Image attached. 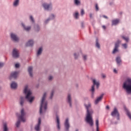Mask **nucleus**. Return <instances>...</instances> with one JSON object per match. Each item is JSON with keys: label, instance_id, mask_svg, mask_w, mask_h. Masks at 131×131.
I'll return each mask as SVG.
<instances>
[{"label": "nucleus", "instance_id": "obj_1", "mask_svg": "<svg viewBox=\"0 0 131 131\" xmlns=\"http://www.w3.org/2000/svg\"><path fill=\"white\" fill-rule=\"evenodd\" d=\"M84 105L87 111L85 121L90 124V126H93L94 125V120L93 119V116L92 115L94 113V112L92 109L91 103H89L88 104H84Z\"/></svg>", "mask_w": 131, "mask_h": 131}, {"label": "nucleus", "instance_id": "obj_2", "mask_svg": "<svg viewBox=\"0 0 131 131\" xmlns=\"http://www.w3.org/2000/svg\"><path fill=\"white\" fill-rule=\"evenodd\" d=\"M24 93L26 95V99H27L30 103H32V101L34 100V97L31 96L32 92L31 91L28 90V86H25Z\"/></svg>", "mask_w": 131, "mask_h": 131}, {"label": "nucleus", "instance_id": "obj_3", "mask_svg": "<svg viewBox=\"0 0 131 131\" xmlns=\"http://www.w3.org/2000/svg\"><path fill=\"white\" fill-rule=\"evenodd\" d=\"M46 97H47L46 93H44L43 97H42L39 112L40 114H41V110H42V108H44L45 110H47L48 102L46 101Z\"/></svg>", "mask_w": 131, "mask_h": 131}, {"label": "nucleus", "instance_id": "obj_4", "mask_svg": "<svg viewBox=\"0 0 131 131\" xmlns=\"http://www.w3.org/2000/svg\"><path fill=\"white\" fill-rule=\"evenodd\" d=\"M123 88L127 93H131V79L128 78L123 84Z\"/></svg>", "mask_w": 131, "mask_h": 131}, {"label": "nucleus", "instance_id": "obj_5", "mask_svg": "<svg viewBox=\"0 0 131 131\" xmlns=\"http://www.w3.org/2000/svg\"><path fill=\"white\" fill-rule=\"evenodd\" d=\"M21 115L18 116V119L23 121V122H25L26 121V119L25 118V112H24V109H21L20 111Z\"/></svg>", "mask_w": 131, "mask_h": 131}, {"label": "nucleus", "instance_id": "obj_6", "mask_svg": "<svg viewBox=\"0 0 131 131\" xmlns=\"http://www.w3.org/2000/svg\"><path fill=\"white\" fill-rule=\"evenodd\" d=\"M93 85L92 87L91 91L93 92L92 95L93 96L94 92H95V85H96L97 89H99V86H100V83L99 82V81H97L96 79H93ZM93 96L92 97H93Z\"/></svg>", "mask_w": 131, "mask_h": 131}, {"label": "nucleus", "instance_id": "obj_7", "mask_svg": "<svg viewBox=\"0 0 131 131\" xmlns=\"http://www.w3.org/2000/svg\"><path fill=\"white\" fill-rule=\"evenodd\" d=\"M121 42V41L118 40L115 45V48L113 51V54H115L118 52V48H119V43Z\"/></svg>", "mask_w": 131, "mask_h": 131}, {"label": "nucleus", "instance_id": "obj_8", "mask_svg": "<svg viewBox=\"0 0 131 131\" xmlns=\"http://www.w3.org/2000/svg\"><path fill=\"white\" fill-rule=\"evenodd\" d=\"M13 58H18L19 57V51L16 49H14L12 52Z\"/></svg>", "mask_w": 131, "mask_h": 131}, {"label": "nucleus", "instance_id": "obj_9", "mask_svg": "<svg viewBox=\"0 0 131 131\" xmlns=\"http://www.w3.org/2000/svg\"><path fill=\"white\" fill-rule=\"evenodd\" d=\"M18 74H19V73L18 72H14L11 73L9 77L10 79L11 80L12 78H14V79H16V78H17V77L18 76Z\"/></svg>", "mask_w": 131, "mask_h": 131}, {"label": "nucleus", "instance_id": "obj_10", "mask_svg": "<svg viewBox=\"0 0 131 131\" xmlns=\"http://www.w3.org/2000/svg\"><path fill=\"white\" fill-rule=\"evenodd\" d=\"M112 116H115V115H117V119H119V114L118 113V111H117V109L115 108L114 111L112 112L111 114Z\"/></svg>", "mask_w": 131, "mask_h": 131}, {"label": "nucleus", "instance_id": "obj_11", "mask_svg": "<svg viewBox=\"0 0 131 131\" xmlns=\"http://www.w3.org/2000/svg\"><path fill=\"white\" fill-rule=\"evenodd\" d=\"M64 126L66 127V130H69V127H70V125H69V119H66L65 123H64Z\"/></svg>", "mask_w": 131, "mask_h": 131}, {"label": "nucleus", "instance_id": "obj_12", "mask_svg": "<svg viewBox=\"0 0 131 131\" xmlns=\"http://www.w3.org/2000/svg\"><path fill=\"white\" fill-rule=\"evenodd\" d=\"M41 123V119L40 118H39L38 119V124L36 125L35 126V130L36 131H38L39 130V127H40V124Z\"/></svg>", "mask_w": 131, "mask_h": 131}, {"label": "nucleus", "instance_id": "obj_13", "mask_svg": "<svg viewBox=\"0 0 131 131\" xmlns=\"http://www.w3.org/2000/svg\"><path fill=\"white\" fill-rule=\"evenodd\" d=\"M42 6L45 10H50L52 8V4L44 3L42 4Z\"/></svg>", "mask_w": 131, "mask_h": 131}, {"label": "nucleus", "instance_id": "obj_14", "mask_svg": "<svg viewBox=\"0 0 131 131\" xmlns=\"http://www.w3.org/2000/svg\"><path fill=\"white\" fill-rule=\"evenodd\" d=\"M11 37L14 41H19V38L16 35V34L11 33Z\"/></svg>", "mask_w": 131, "mask_h": 131}, {"label": "nucleus", "instance_id": "obj_15", "mask_svg": "<svg viewBox=\"0 0 131 131\" xmlns=\"http://www.w3.org/2000/svg\"><path fill=\"white\" fill-rule=\"evenodd\" d=\"M103 96L104 94H102L99 97H98L95 100V104H98V103H99V102L102 101Z\"/></svg>", "mask_w": 131, "mask_h": 131}, {"label": "nucleus", "instance_id": "obj_16", "mask_svg": "<svg viewBox=\"0 0 131 131\" xmlns=\"http://www.w3.org/2000/svg\"><path fill=\"white\" fill-rule=\"evenodd\" d=\"M33 70V68H32V67H29L28 68V72H29V73L30 74V76L31 77H32V76H33V75L32 74Z\"/></svg>", "mask_w": 131, "mask_h": 131}, {"label": "nucleus", "instance_id": "obj_17", "mask_svg": "<svg viewBox=\"0 0 131 131\" xmlns=\"http://www.w3.org/2000/svg\"><path fill=\"white\" fill-rule=\"evenodd\" d=\"M56 122L57 124V128L58 129H60V118L58 116H56Z\"/></svg>", "mask_w": 131, "mask_h": 131}, {"label": "nucleus", "instance_id": "obj_18", "mask_svg": "<svg viewBox=\"0 0 131 131\" xmlns=\"http://www.w3.org/2000/svg\"><path fill=\"white\" fill-rule=\"evenodd\" d=\"M17 86V83L15 82H12V83L11 84V89H16Z\"/></svg>", "mask_w": 131, "mask_h": 131}, {"label": "nucleus", "instance_id": "obj_19", "mask_svg": "<svg viewBox=\"0 0 131 131\" xmlns=\"http://www.w3.org/2000/svg\"><path fill=\"white\" fill-rule=\"evenodd\" d=\"M32 46H33V41H32V40H29L26 43V46L27 47H31Z\"/></svg>", "mask_w": 131, "mask_h": 131}, {"label": "nucleus", "instance_id": "obj_20", "mask_svg": "<svg viewBox=\"0 0 131 131\" xmlns=\"http://www.w3.org/2000/svg\"><path fill=\"white\" fill-rule=\"evenodd\" d=\"M68 102L70 104V107H71V95L70 94L68 95Z\"/></svg>", "mask_w": 131, "mask_h": 131}, {"label": "nucleus", "instance_id": "obj_21", "mask_svg": "<svg viewBox=\"0 0 131 131\" xmlns=\"http://www.w3.org/2000/svg\"><path fill=\"white\" fill-rule=\"evenodd\" d=\"M119 23V19H115L112 20V25H117Z\"/></svg>", "mask_w": 131, "mask_h": 131}, {"label": "nucleus", "instance_id": "obj_22", "mask_svg": "<svg viewBox=\"0 0 131 131\" xmlns=\"http://www.w3.org/2000/svg\"><path fill=\"white\" fill-rule=\"evenodd\" d=\"M22 25H23L25 30H26V31H29V30H30V29H31V27H26L24 25V24H22Z\"/></svg>", "mask_w": 131, "mask_h": 131}, {"label": "nucleus", "instance_id": "obj_23", "mask_svg": "<svg viewBox=\"0 0 131 131\" xmlns=\"http://www.w3.org/2000/svg\"><path fill=\"white\" fill-rule=\"evenodd\" d=\"M125 110L127 113V116L129 117V118L131 120V114L128 112V110L126 109V108H125Z\"/></svg>", "mask_w": 131, "mask_h": 131}, {"label": "nucleus", "instance_id": "obj_24", "mask_svg": "<svg viewBox=\"0 0 131 131\" xmlns=\"http://www.w3.org/2000/svg\"><path fill=\"white\" fill-rule=\"evenodd\" d=\"M96 131H99V119L96 121Z\"/></svg>", "mask_w": 131, "mask_h": 131}, {"label": "nucleus", "instance_id": "obj_25", "mask_svg": "<svg viewBox=\"0 0 131 131\" xmlns=\"http://www.w3.org/2000/svg\"><path fill=\"white\" fill-rule=\"evenodd\" d=\"M116 62L117 64H120V63L121 62V59H120V57H117L116 58Z\"/></svg>", "mask_w": 131, "mask_h": 131}, {"label": "nucleus", "instance_id": "obj_26", "mask_svg": "<svg viewBox=\"0 0 131 131\" xmlns=\"http://www.w3.org/2000/svg\"><path fill=\"white\" fill-rule=\"evenodd\" d=\"M42 52V48H40L37 52V56H39V55H40V54H41Z\"/></svg>", "mask_w": 131, "mask_h": 131}, {"label": "nucleus", "instance_id": "obj_27", "mask_svg": "<svg viewBox=\"0 0 131 131\" xmlns=\"http://www.w3.org/2000/svg\"><path fill=\"white\" fill-rule=\"evenodd\" d=\"M21 100L20 102V104L21 106H23V104H24V97H20Z\"/></svg>", "mask_w": 131, "mask_h": 131}, {"label": "nucleus", "instance_id": "obj_28", "mask_svg": "<svg viewBox=\"0 0 131 131\" xmlns=\"http://www.w3.org/2000/svg\"><path fill=\"white\" fill-rule=\"evenodd\" d=\"M18 4H19V0H15L13 3V6L16 7V6H18Z\"/></svg>", "mask_w": 131, "mask_h": 131}, {"label": "nucleus", "instance_id": "obj_29", "mask_svg": "<svg viewBox=\"0 0 131 131\" xmlns=\"http://www.w3.org/2000/svg\"><path fill=\"white\" fill-rule=\"evenodd\" d=\"M4 131H8V127L7 126V123L4 124Z\"/></svg>", "mask_w": 131, "mask_h": 131}, {"label": "nucleus", "instance_id": "obj_30", "mask_svg": "<svg viewBox=\"0 0 131 131\" xmlns=\"http://www.w3.org/2000/svg\"><path fill=\"white\" fill-rule=\"evenodd\" d=\"M122 38H123V39L125 40L126 42H128V37H125L123 36H122Z\"/></svg>", "mask_w": 131, "mask_h": 131}, {"label": "nucleus", "instance_id": "obj_31", "mask_svg": "<svg viewBox=\"0 0 131 131\" xmlns=\"http://www.w3.org/2000/svg\"><path fill=\"white\" fill-rule=\"evenodd\" d=\"M96 47L98 49H100V44H99V42H98V39H96Z\"/></svg>", "mask_w": 131, "mask_h": 131}, {"label": "nucleus", "instance_id": "obj_32", "mask_svg": "<svg viewBox=\"0 0 131 131\" xmlns=\"http://www.w3.org/2000/svg\"><path fill=\"white\" fill-rule=\"evenodd\" d=\"M54 93H55V91L54 90H52L50 97V99H52L53 98V96H54Z\"/></svg>", "mask_w": 131, "mask_h": 131}, {"label": "nucleus", "instance_id": "obj_33", "mask_svg": "<svg viewBox=\"0 0 131 131\" xmlns=\"http://www.w3.org/2000/svg\"><path fill=\"white\" fill-rule=\"evenodd\" d=\"M78 12H76L75 15H74V17L76 19H78Z\"/></svg>", "mask_w": 131, "mask_h": 131}, {"label": "nucleus", "instance_id": "obj_34", "mask_svg": "<svg viewBox=\"0 0 131 131\" xmlns=\"http://www.w3.org/2000/svg\"><path fill=\"white\" fill-rule=\"evenodd\" d=\"M19 125H20V121L19 120L17 121L16 123V126L17 127H19Z\"/></svg>", "mask_w": 131, "mask_h": 131}, {"label": "nucleus", "instance_id": "obj_35", "mask_svg": "<svg viewBox=\"0 0 131 131\" xmlns=\"http://www.w3.org/2000/svg\"><path fill=\"white\" fill-rule=\"evenodd\" d=\"M81 15L83 16L84 15V10L83 9L81 10Z\"/></svg>", "mask_w": 131, "mask_h": 131}, {"label": "nucleus", "instance_id": "obj_36", "mask_svg": "<svg viewBox=\"0 0 131 131\" xmlns=\"http://www.w3.org/2000/svg\"><path fill=\"white\" fill-rule=\"evenodd\" d=\"M122 46L124 48V49H126L127 48V45H126V43L122 44Z\"/></svg>", "mask_w": 131, "mask_h": 131}, {"label": "nucleus", "instance_id": "obj_37", "mask_svg": "<svg viewBox=\"0 0 131 131\" xmlns=\"http://www.w3.org/2000/svg\"><path fill=\"white\" fill-rule=\"evenodd\" d=\"M79 1L78 0H75V5H79Z\"/></svg>", "mask_w": 131, "mask_h": 131}, {"label": "nucleus", "instance_id": "obj_38", "mask_svg": "<svg viewBox=\"0 0 131 131\" xmlns=\"http://www.w3.org/2000/svg\"><path fill=\"white\" fill-rule=\"evenodd\" d=\"M35 28H37V29H36V31H38L39 30V27L38 26H36Z\"/></svg>", "mask_w": 131, "mask_h": 131}, {"label": "nucleus", "instance_id": "obj_39", "mask_svg": "<svg viewBox=\"0 0 131 131\" xmlns=\"http://www.w3.org/2000/svg\"><path fill=\"white\" fill-rule=\"evenodd\" d=\"M95 8L96 11H98L99 10V6H98V4H96Z\"/></svg>", "mask_w": 131, "mask_h": 131}, {"label": "nucleus", "instance_id": "obj_40", "mask_svg": "<svg viewBox=\"0 0 131 131\" xmlns=\"http://www.w3.org/2000/svg\"><path fill=\"white\" fill-rule=\"evenodd\" d=\"M20 64L19 63L15 64V68H19Z\"/></svg>", "mask_w": 131, "mask_h": 131}, {"label": "nucleus", "instance_id": "obj_41", "mask_svg": "<svg viewBox=\"0 0 131 131\" xmlns=\"http://www.w3.org/2000/svg\"><path fill=\"white\" fill-rule=\"evenodd\" d=\"M30 19H31L32 22H33V23L34 22V19H33V17H32V16H30Z\"/></svg>", "mask_w": 131, "mask_h": 131}, {"label": "nucleus", "instance_id": "obj_42", "mask_svg": "<svg viewBox=\"0 0 131 131\" xmlns=\"http://www.w3.org/2000/svg\"><path fill=\"white\" fill-rule=\"evenodd\" d=\"M4 66V63L0 62V68H2Z\"/></svg>", "mask_w": 131, "mask_h": 131}, {"label": "nucleus", "instance_id": "obj_43", "mask_svg": "<svg viewBox=\"0 0 131 131\" xmlns=\"http://www.w3.org/2000/svg\"><path fill=\"white\" fill-rule=\"evenodd\" d=\"M52 79H53V76H49V80H52Z\"/></svg>", "mask_w": 131, "mask_h": 131}, {"label": "nucleus", "instance_id": "obj_44", "mask_svg": "<svg viewBox=\"0 0 131 131\" xmlns=\"http://www.w3.org/2000/svg\"><path fill=\"white\" fill-rule=\"evenodd\" d=\"M83 58L84 60H86V55H83Z\"/></svg>", "mask_w": 131, "mask_h": 131}, {"label": "nucleus", "instance_id": "obj_45", "mask_svg": "<svg viewBox=\"0 0 131 131\" xmlns=\"http://www.w3.org/2000/svg\"><path fill=\"white\" fill-rule=\"evenodd\" d=\"M74 55L75 58L77 59V55L76 53H75L74 54Z\"/></svg>", "mask_w": 131, "mask_h": 131}, {"label": "nucleus", "instance_id": "obj_46", "mask_svg": "<svg viewBox=\"0 0 131 131\" xmlns=\"http://www.w3.org/2000/svg\"><path fill=\"white\" fill-rule=\"evenodd\" d=\"M50 19H48L47 20L45 21V23L46 24H47V23H48V22H49V21H50Z\"/></svg>", "mask_w": 131, "mask_h": 131}, {"label": "nucleus", "instance_id": "obj_47", "mask_svg": "<svg viewBox=\"0 0 131 131\" xmlns=\"http://www.w3.org/2000/svg\"><path fill=\"white\" fill-rule=\"evenodd\" d=\"M102 77L103 78H105L106 77V75H105L104 74H102Z\"/></svg>", "mask_w": 131, "mask_h": 131}, {"label": "nucleus", "instance_id": "obj_48", "mask_svg": "<svg viewBox=\"0 0 131 131\" xmlns=\"http://www.w3.org/2000/svg\"><path fill=\"white\" fill-rule=\"evenodd\" d=\"M114 72L115 73H117V70H116V69H114Z\"/></svg>", "mask_w": 131, "mask_h": 131}, {"label": "nucleus", "instance_id": "obj_49", "mask_svg": "<svg viewBox=\"0 0 131 131\" xmlns=\"http://www.w3.org/2000/svg\"><path fill=\"white\" fill-rule=\"evenodd\" d=\"M103 18H105V19H108V17L106 16V15L103 16Z\"/></svg>", "mask_w": 131, "mask_h": 131}, {"label": "nucleus", "instance_id": "obj_50", "mask_svg": "<svg viewBox=\"0 0 131 131\" xmlns=\"http://www.w3.org/2000/svg\"><path fill=\"white\" fill-rule=\"evenodd\" d=\"M51 17H52V19H53V18L55 17V16H54L53 14H52V15H51Z\"/></svg>", "mask_w": 131, "mask_h": 131}, {"label": "nucleus", "instance_id": "obj_51", "mask_svg": "<svg viewBox=\"0 0 131 131\" xmlns=\"http://www.w3.org/2000/svg\"><path fill=\"white\" fill-rule=\"evenodd\" d=\"M90 18H93V15L92 14H90Z\"/></svg>", "mask_w": 131, "mask_h": 131}, {"label": "nucleus", "instance_id": "obj_52", "mask_svg": "<svg viewBox=\"0 0 131 131\" xmlns=\"http://www.w3.org/2000/svg\"><path fill=\"white\" fill-rule=\"evenodd\" d=\"M102 28H103V29H106V26H103Z\"/></svg>", "mask_w": 131, "mask_h": 131}, {"label": "nucleus", "instance_id": "obj_53", "mask_svg": "<svg viewBox=\"0 0 131 131\" xmlns=\"http://www.w3.org/2000/svg\"><path fill=\"white\" fill-rule=\"evenodd\" d=\"M106 108V109H109V106L107 105Z\"/></svg>", "mask_w": 131, "mask_h": 131}, {"label": "nucleus", "instance_id": "obj_54", "mask_svg": "<svg viewBox=\"0 0 131 131\" xmlns=\"http://www.w3.org/2000/svg\"><path fill=\"white\" fill-rule=\"evenodd\" d=\"M82 27H83V24H82Z\"/></svg>", "mask_w": 131, "mask_h": 131}, {"label": "nucleus", "instance_id": "obj_55", "mask_svg": "<svg viewBox=\"0 0 131 131\" xmlns=\"http://www.w3.org/2000/svg\"><path fill=\"white\" fill-rule=\"evenodd\" d=\"M76 131H78V129H77Z\"/></svg>", "mask_w": 131, "mask_h": 131}]
</instances>
